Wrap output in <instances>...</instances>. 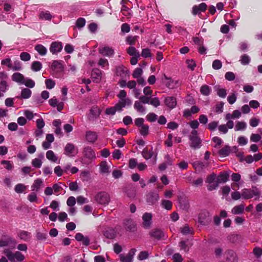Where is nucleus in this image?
<instances>
[{
  "instance_id": "nucleus-1",
  "label": "nucleus",
  "mask_w": 262,
  "mask_h": 262,
  "mask_svg": "<svg viewBox=\"0 0 262 262\" xmlns=\"http://www.w3.org/2000/svg\"><path fill=\"white\" fill-rule=\"evenodd\" d=\"M83 158L82 160L85 164H89L96 159V155L93 149L89 146L84 147L83 150Z\"/></svg>"
},
{
  "instance_id": "nucleus-2",
  "label": "nucleus",
  "mask_w": 262,
  "mask_h": 262,
  "mask_svg": "<svg viewBox=\"0 0 262 262\" xmlns=\"http://www.w3.org/2000/svg\"><path fill=\"white\" fill-rule=\"evenodd\" d=\"M4 254L8 257V259L11 261L15 260L21 261L25 259V256L19 251L14 253L9 249H6L4 251Z\"/></svg>"
},
{
  "instance_id": "nucleus-3",
  "label": "nucleus",
  "mask_w": 262,
  "mask_h": 262,
  "mask_svg": "<svg viewBox=\"0 0 262 262\" xmlns=\"http://www.w3.org/2000/svg\"><path fill=\"white\" fill-rule=\"evenodd\" d=\"M95 200L98 203L101 205H107L110 201V196L108 193L105 192H101L96 195Z\"/></svg>"
},
{
  "instance_id": "nucleus-4",
  "label": "nucleus",
  "mask_w": 262,
  "mask_h": 262,
  "mask_svg": "<svg viewBox=\"0 0 262 262\" xmlns=\"http://www.w3.org/2000/svg\"><path fill=\"white\" fill-rule=\"evenodd\" d=\"M163 80L165 85L169 89H176L181 85V83L179 80H173L168 77L165 74L163 75Z\"/></svg>"
},
{
  "instance_id": "nucleus-5",
  "label": "nucleus",
  "mask_w": 262,
  "mask_h": 262,
  "mask_svg": "<svg viewBox=\"0 0 262 262\" xmlns=\"http://www.w3.org/2000/svg\"><path fill=\"white\" fill-rule=\"evenodd\" d=\"M197 131L193 130L191 132L189 139L191 141L190 146L194 149L199 148L201 146V141L197 136Z\"/></svg>"
},
{
  "instance_id": "nucleus-6",
  "label": "nucleus",
  "mask_w": 262,
  "mask_h": 262,
  "mask_svg": "<svg viewBox=\"0 0 262 262\" xmlns=\"http://www.w3.org/2000/svg\"><path fill=\"white\" fill-rule=\"evenodd\" d=\"M137 250L135 248L131 249L126 255L121 254L119 255L120 260L121 262H133L134 256Z\"/></svg>"
},
{
  "instance_id": "nucleus-7",
  "label": "nucleus",
  "mask_w": 262,
  "mask_h": 262,
  "mask_svg": "<svg viewBox=\"0 0 262 262\" xmlns=\"http://www.w3.org/2000/svg\"><path fill=\"white\" fill-rule=\"evenodd\" d=\"M152 215L151 213L145 212L142 217V226L144 228L149 229L150 228L152 224Z\"/></svg>"
},
{
  "instance_id": "nucleus-8",
  "label": "nucleus",
  "mask_w": 262,
  "mask_h": 262,
  "mask_svg": "<svg viewBox=\"0 0 262 262\" xmlns=\"http://www.w3.org/2000/svg\"><path fill=\"white\" fill-rule=\"evenodd\" d=\"M98 52L101 55L107 56L112 57L114 55V50L108 46H101L98 48Z\"/></svg>"
},
{
  "instance_id": "nucleus-9",
  "label": "nucleus",
  "mask_w": 262,
  "mask_h": 262,
  "mask_svg": "<svg viewBox=\"0 0 262 262\" xmlns=\"http://www.w3.org/2000/svg\"><path fill=\"white\" fill-rule=\"evenodd\" d=\"M259 193L252 189H244L242 191V196L245 199H249L254 195H258Z\"/></svg>"
},
{
  "instance_id": "nucleus-10",
  "label": "nucleus",
  "mask_w": 262,
  "mask_h": 262,
  "mask_svg": "<svg viewBox=\"0 0 262 262\" xmlns=\"http://www.w3.org/2000/svg\"><path fill=\"white\" fill-rule=\"evenodd\" d=\"M159 199L158 193L156 192H150L147 195L146 201L149 205L156 204Z\"/></svg>"
},
{
  "instance_id": "nucleus-11",
  "label": "nucleus",
  "mask_w": 262,
  "mask_h": 262,
  "mask_svg": "<svg viewBox=\"0 0 262 262\" xmlns=\"http://www.w3.org/2000/svg\"><path fill=\"white\" fill-rule=\"evenodd\" d=\"M76 154L74 145L72 143H68L64 147V154L69 157H73Z\"/></svg>"
},
{
  "instance_id": "nucleus-12",
  "label": "nucleus",
  "mask_w": 262,
  "mask_h": 262,
  "mask_svg": "<svg viewBox=\"0 0 262 262\" xmlns=\"http://www.w3.org/2000/svg\"><path fill=\"white\" fill-rule=\"evenodd\" d=\"M206 8L207 5L204 3H202L198 6H194L192 8V14L194 15L199 14L202 12H204Z\"/></svg>"
},
{
  "instance_id": "nucleus-13",
  "label": "nucleus",
  "mask_w": 262,
  "mask_h": 262,
  "mask_svg": "<svg viewBox=\"0 0 262 262\" xmlns=\"http://www.w3.org/2000/svg\"><path fill=\"white\" fill-rule=\"evenodd\" d=\"M98 138V135L96 133L92 131H88L85 134L86 140L89 143H94Z\"/></svg>"
},
{
  "instance_id": "nucleus-14",
  "label": "nucleus",
  "mask_w": 262,
  "mask_h": 262,
  "mask_svg": "<svg viewBox=\"0 0 262 262\" xmlns=\"http://www.w3.org/2000/svg\"><path fill=\"white\" fill-rule=\"evenodd\" d=\"M62 49V46L61 43L58 42H53L51 45L50 51L54 54L60 52Z\"/></svg>"
},
{
  "instance_id": "nucleus-15",
  "label": "nucleus",
  "mask_w": 262,
  "mask_h": 262,
  "mask_svg": "<svg viewBox=\"0 0 262 262\" xmlns=\"http://www.w3.org/2000/svg\"><path fill=\"white\" fill-rule=\"evenodd\" d=\"M92 78L95 82H99L102 79V72L98 69H95L92 72Z\"/></svg>"
},
{
  "instance_id": "nucleus-16",
  "label": "nucleus",
  "mask_w": 262,
  "mask_h": 262,
  "mask_svg": "<svg viewBox=\"0 0 262 262\" xmlns=\"http://www.w3.org/2000/svg\"><path fill=\"white\" fill-rule=\"evenodd\" d=\"M124 228L129 231H134L135 228V224L132 219H126L123 222Z\"/></svg>"
},
{
  "instance_id": "nucleus-17",
  "label": "nucleus",
  "mask_w": 262,
  "mask_h": 262,
  "mask_svg": "<svg viewBox=\"0 0 262 262\" xmlns=\"http://www.w3.org/2000/svg\"><path fill=\"white\" fill-rule=\"evenodd\" d=\"M100 110L98 106H93L90 110V119H94L98 118L100 115Z\"/></svg>"
},
{
  "instance_id": "nucleus-18",
  "label": "nucleus",
  "mask_w": 262,
  "mask_h": 262,
  "mask_svg": "<svg viewBox=\"0 0 262 262\" xmlns=\"http://www.w3.org/2000/svg\"><path fill=\"white\" fill-rule=\"evenodd\" d=\"M43 186V182L40 179H37L34 181L31 186V190L33 192H38L40 188Z\"/></svg>"
},
{
  "instance_id": "nucleus-19",
  "label": "nucleus",
  "mask_w": 262,
  "mask_h": 262,
  "mask_svg": "<svg viewBox=\"0 0 262 262\" xmlns=\"http://www.w3.org/2000/svg\"><path fill=\"white\" fill-rule=\"evenodd\" d=\"M18 236L21 240L25 242L29 241L31 238V233L24 230L19 231L18 233Z\"/></svg>"
},
{
  "instance_id": "nucleus-20",
  "label": "nucleus",
  "mask_w": 262,
  "mask_h": 262,
  "mask_svg": "<svg viewBox=\"0 0 262 262\" xmlns=\"http://www.w3.org/2000/svg\"><path fill=\"white\" fill-rule=\"evenodd\" d=\"M110 166L107 164L105 161H102L100 164V172L102 174H108L110 172Z\"/></svg>"
},
{
  "instance_id": "nucleus-21",
  "label": "nucleus",
  "mask_w": 262,
  "mask_h": 262,
  "mask_svg": "<svg viewBox=\"0 0 262 262\" xmlns=\"http://www.w3.org/2000/svg\"><path fill=\"white\" fill-rule=\"evenodd\" d=\"M165 103L168 107L173 108L177 105L176 99L173 97H168L165 98Z\"/></svg>"
},
{
  "instance_id": "nucleus-22",
  "label": "nucleus",
  "mask_w": 262,
  "mask_h": 262,
  "mask_svg": "<svg viewBox=\"0 0 262 262\" xmlns=\"http://www.w3.org/2000/svg\"><path fill=\"white\" fill-rule=\"evenodd\" d=\"M150 235L151 237H153L157 239H161L164 236V232L160 229H154L150 232Z\"/></svg>"
},
{
  "instance_id": "nucleus-23",
  "label": "nucleus",
  "mask_w": 262,
  "mask_h": 262,
  "mask_svg": "<svg viewBox=\"0 0 262 262\" xmlns=\"http://www.w3.org/2000/svg\"><path fill=\"white\" fill-rule=\"evenodd\" d=\"M241 112L238 110H234L232 114L228 113L226 115V120L234 119L239 118L241 116Z\"/></svg>"
},
{
  "instance_id": "nucleus-24",
  "label": "nucleus",
  "mask_w": 262,
  "mask_h": 262,
  "mask_svg": "<svg viewBox=\"0 0 262 262\" xmlns=\"http://www.w3.org/2000/svg\"><path fill=\"white\" fill-rule=\"evenodd\" d=\"M193 165L196 170L200 172L208 166V164L207 163H205L202 162L197 161L194 162Z\"/></svg>"
},
{
  "instance_id": "nucleus-25",
  "label": "nucleus",
  "mask_w": 262,
  "mask_h": 262,
  "mask_svg": "<svg viewBox=\"0 0 262 262\" xmlns=\"http://www.w3.org/2000/svg\"><path fill=\"white\" fill-rule=\"evenodd\" d=\"M43 158V155L41 154L39 156L38 158H35L32 161V165L36 168H40L42 165V159Z\"/></svg>"
},
{
  "instance_id": "nucleus-26",
  "label": "nucleus",
  "mask_w": 262,
  "mask_h": 262,
  "mask_svg": "<svg viewBox=\"0 0 262 262\" xmlns=\"http://www.w3.org/2000/svg\"><path fill=\"white\" fill-rule=\"evenodd\" d=\"M31 94L32 92L30 89L24 88L21 91L20 97H18V98L24 99H29L31 97Z\"/></svg>"
},
{
  "instance_id": "nucleus-27",
  "label": "nucleus",
  "mask_w": 262,
  "mask_h": 262,
  "mask_svg": "<svg viewBox=\"0 0 262 262\" xmlns=\"http://www.w3.org/2000/svg\"><path fill=\"white\" fill-rule=\"evenodd\" d=\"M25 78L24 76L19 73H15L12 76V80L20 84H23Z\"/></svg>"
},
{
  "instance_id": "nucleus-28",
  "label": "nucleus",
  "mask_w": 262,
  "mask_h": 262,
  "mask_svg": "<svg viewBox=\"0 0 262 262\" xmlns=\"http://www.w3.org/2000/svg\"><path fill=\"white\" fill-rule=\"evenodd\" d=\"M80 178L83 182H88L91 180L90 172L88 170L82 171L80 174Z\"/></svg>"
},
{
  "instance_id": "nucleus-29",
  "label": "nucleus",
  "mask_w": 262,
  "mask_h": 262,
  "mask_svg": "<svg viewBox=\"0 0 262 262\" xmlns=\"http://www.w3.org/2000/svg\"><path fill=\"white\" fill-rule=\"evenodd\" d=\"M134 108L138 112L141 114L145 113V108L141 102L139 101H136L134 105Z\"/></svg>"
},
{
  "instance_id": "nucleus-30",
  "label": "nucleus",
  "mask_w": 262,
  "mask_h": 262,
  "mask_svg": "<svg viewBox=\"0 0 262 262\" xmlns=\"http://www.w3.org/2000/svg\"><path fill=\"white\" fill-rule=\"evenodd\" d=\"M245 206L243 204H240L234 206L231 210V212L233 214H239L244 212Z\"/></svg>"
},
{
  "instance_id": "nucleus-31",
  "label": "nucleus",
  "mask_w": 262,
  "mask_h": 262,
  "mask_svg": "<svg viewBox=\"0 0 262 262\" xmlns=\"http://www.w3.org/2000/svg\"><path fill=\"white\" fill-rule=\"evenodd\" d=\"M39 18L41 20H50L52 19V16L49 11H41L39 14Z\"/></svg>"
},
{
  "instance_id": "nucleus-32",
  "label": "nucleus",
  "mask_w": 262,
  "mask_h": 262,
  "mask_svg": "<svg viewBox=\"0 0 262 262\" xmlns=\"http://www.w3.org/2000/svg\"><path fill=\"white\" fill-rule=\"evenodd\" d=\"M16 243L14 239L11 237H8L5 240H0V247H6L11 244H15Z\"/></svg>"
},
{
  "instance_id": "nucleus-33",
  "label": "nucleus",
  "mask_w": 262,
  "mask_h": 262,
  "mask_svg": "<svg viewBox=\"0 0 262 262\" xmlns=\"http://www.w3.org/2000/svg\"><path fill=\"white\" fill-rule=\"evenodd\" d=\"M52 69L53 70L58 72L62 71L63 67L60 62L57 60H54L52 62Z\"/></svg>"
},
{
  "instance_id": "nucleus-34",
  "label": "nucleus",
  "mask_w": 262,
  "mask_h": 262,
  "mask_svg": "<svg viewBox=\"0 0 262 262\" xmlns=\"http://www.w3.org/2000/svg\"><path fill=\"white\" fill-rule=\"evenodd\" d=\"M35 50L41 56L45 55L47 52V49L42 45L35 46Z\"/></svg>"
},
{
  "instance_id": "nucleus-35",
  "label": "nucleus",
  "mask_w": 262,
  "mask_h": 262,
  "mask_svg": "<svg viewBox=\"0 0 262 262\" xmlns=\"http://www.w3.org/2000/svg\"><path fill=\"white\" fill-rule=\"evenodd\" d=\"M46 157L49 160L53 162H57L58 160L57 157L52 150H48L46 152Z\"/></svg>"
},
{
  "instance_id": "nucleus-36",
  "label": "nucleus",
  "mask_w": 262,
  "mask_h": 262,
  "mask_svg": "<svg viewBox=\"0 0 262 262\" xmlns=\"http://www.w3.org/2000/svg\"><path fill=\"white\" fill-rule=\"evenodd\" d=\"M211 91V88L207 85H203L200 88V92L204 96H208Z\"/></svg>"
},
{
  "instance_id": "nucleus-37",
  "label": "nucleus",
  "mask_w": 262,
  "mask_h": 262,
  "mask_svg": "<svg viewBox=\"0 0 262 262\" xmlns=\"http://www.w3.org/2000/svg\"><path fill=\"white\" fill-rule=\"evenodd\" d=\"M247 127V124L244 121H237L236 123V125L235 126V130L239 131L242 130H245Z\"/></svg>"
},
{
  "instance_id": "nucleus-38",
  "label": "nucleus",
  "mask_w": 262,
  "mask_h": 262,
  "mask_svg": "<svg viewBox=\"0 0 262 262\" xmlns=\"http://www.w3.org/2000/svg\"><path fill=\"white\" fill-rule=\"evenodd\" d=\"M230 147L228 146H225L221 150H219V154L222 157L228 156L230 154Z\"/></svg>"
},
{
  "instance_id": "nucleus-39",
  "label": "nucleus",
  "mask_w": 262,
  "mask_h": 262,
  "mask_svg": "<svg viewBox=\"0 0 262 262\" xmlns=\"http://www.w3.org/2000/svg\"><path fill=\"white\" fill-rule=\"evenodd\" d=\"M27 189V186L23 184L19 183L15 185L14 190L17 193H23Z\"/></svg>"
},
{
  "instance_id": "nucleus-40",
  "label": "nucleus",
  "mask_w": 262,
  "mask_h": 262,
  "mask_svg": "<svg viewBox=\"0 0 262 262\" xmlns=\"http://www.w3.org/2000/svg\"><path fill=\"white\" fill-rule=\"evenodd\" d=\"M161 205L162 207L167 210H170L172 208V202L167 200H163L161 201Z\"/></svg>"
},
{
  "instance_id": "nucleus-41",
  "label": "nucleus",
  "mask_w": 262,
  "mask_h": 262,
  "mask_svg": "<svg viewBox=\"0 0 262 262\" xmlns=\"http://www.w3.org/2000/svg\"><path fill=\"white\" fill-rule=\"evenodd\" d=\"M139 132L143 136H147L149 134V126L147 125H142L140 127Z\"/></svg>"
},
{
  "instance_id": "nucleus-42",
  "label": "nucleus",
  "mask_w": 262,
  "mask_h": 262,
  "mask_svg": "<svg viewBox=\"0 0 262 262\" xmlns=\"http://www.w3.org/2000/svg\"><path fill=\"white\" fill-rule=\"evenodd\" d=\"M143 74V70L141 68H137L134 71L132 76L134 78H138L141 77Z\"/></svg>"
},
{
  "instance_id": "nucleus-43",
  "label": "nucleus",
  "mask_w": 262,
  "mask_h": 262,
  "mask_svg": "<svg viewBox=\"0 0 262 262\" xmlns=\"http://www.w3.org/2000/svg\"><path fill=\"white\" fill-rule=\"evenodd\" d=\"M127 53L133 56H140V54L134 47H130L127 50Z\"/></svg>"
},
{
  "instance_id": "nucleus-44",
  "label": "nucleus",
  "mask_w": 262,
  "mask_h": 262,
  "mask_svg": "<svg viewBox=\"0 0 262 262\" xmlns=\"http://www.w3.org/2000/svg\"><path fill=\"white\" fill-rule=\"evenodd\" d=\"M35 82L31 79L25 78L22 84H25L27 87L33 88L35 86Z\"/></svg>"
},
{
  "instance_id": "nucleus-45",
  "label": "nucleus",
  "mask_w": 262,
  "mask_h": 262,
  "mask_svg": "<svg viewBox=\"0 0 262 262\" xmlns=\"http://www.w3.org/2000/svg\"><path fill=\"white\" fill-rule=\"evenodd\" d=\"M41 68L42 64L39 61H34L32 64L31 69L34 71H38L41 69Z\"/></svg>"
},
{
  "instance_id": "nucleus-46",
  "label": "nucleus",
  "mask_w": 262,
  "mask_h": 262,
  "mask_svg": "<svg viewBox=\"0 0 262 262\" xmlns=\"http://www.w3.org/2000/svg\"><path fill=\"white\" fill-rule=\"evenodd\" d=\"M142 155L145 159L148 160L151 158L153 153L151 151H148L146 148H144L142 152Z\"/></svg>"
},
{
  "instance_id": "nucleus-47",
  "label": "nucleus",
  "mask_w": 262,
  "mask_h": 262,
  "mask_svg": "<svg viewBox=\"0 0 262 262\" xmlns=\"http://www.w3.org/2000/svg\"><path fill=\"white\" fill-rule=\"evenodd\" d=\"M250 58L249 56L246 54L242 55L241 57V63L243 65L248 64L250 62Z\"/></svg>"
},
{
  "instance_id": "nucleus-48",
  "label": "nucleus",
  "mask_w": 262,
  "mask_h": 262,
  "mask_svg": "<svg viewBox=\"0 0 262 262\" xmlns=\"http://www.w3.org/2000/svg\"><path fill=\"white\" fill-rule=\"evenodd\" d=\"M98 64L102 68H104L105 67L107 68L109 66L107 60L103 58H101L99 60Z\"/></svg>"
},
{
  "instance_id": "nucleus-49",
  "label": "nucleus",
  "mask_w": 262,
  "mask_h": 262,
  "mask_svg": "<svg viewBox=\"0 0 262 262\" xmlns=\"http://www.w3.org/2000/svg\"><path fill=\"white\" fill-rule=\"evenodd\" d=\"M216 92L217 95L221 98H225L227 95L226 90L225 89L218 87L216 88Z\"/></svg>"
},
{
  "instance_id": "nucleus-50",
  "label": "nucleus",
  "mask_w": 262,
  "mask_h": 262,
  "mask_svg": "<svg viewBox=\"0 0 262 262\" xmlns=\"http://www.w3.org/2000/svg\"><path fill=\"white\" fill-rule=\"evenodd\" d=\"M180 231L184 235L192 233V230H191L187 225H185L183 227H181L180 228Z\"/></svg>"
},
{
  "instance_id": "nucleus-51",
  "label": "nucleus",
  "mask_w": 262,
  "mask_h": 262,
  "mask_svg": "<svg viewBox=\"0 0 262 262\" xmlns=\"http://www.w3.org/2000/svg\"><path fill=\"white\" fill-rule=\"evenodd\" d=\"M149 254L147 251H143L139 253L138 255V259L140 260H143L148 257Z\"/></svg>"
},
{
  "instance_id": "nucleus-52",
  "label": "nucleus",
  "mask_w": 262,
  "mask_h": 262,
  "mask_svg": "<svg viewBox=\"0 0 262 262\" xmlns=\"http://www.w3.org/2000/svg\"><path fill=\"white\" fill-rule=\"evenodd\" d=\"M28 200L31 203L37 202L38 199L35 192H33L28 195Z\"/></svg>"
},
{
  "instance_id": "nucleus-53",
  "label": "nucleus",
  "mask_w": 262,
  "mask_h": 262,
  "mask_svg": "<svg viewBox=\"0 0 262 262\" xmlns=\"http://www.w3.org/2000/svg\"><path fill=\"white\" fill-rule=\"evenodd\" d=\"M1 164H3V165H6L5 168L8 170H11L13 168V165L9 161H7V160L2 161Z\"/></svg>"
},
{
  "instance_id": "nucleus-54",
  "label": "nucleus",
  "mask_w": 262,
  "mask_h": 262,
  "mask_svg": "<svg viewBox=\"0 0 262 262\" xmlns=\"http://www.w3.org/2000/svg\"><path fill=\"white\" fill-rule=\"evenodd\" d=\"M222 67V62L218 59L215 60L213 61L212 63V68L214 70H219Z\"/></svg>"
},
{
  "instance_id": "nucleus-55",
  "label": "nucleus",
  "mask_w": 262,
  "mask_h": 262,
  "mask_svg": "<svg viewBox=\"0 0 262 262\" xmlns=\"http://www.w3.org/2000/svg\"><path fill=\"white\" fill-rule=\"evenodd\" d=\"M119 101L122 106H123V107H124L126 105H130L132 103L131 100L128 98L121 99Z\"/></svg>"
},
{
  "instance_id": "nucleus-56",
  "label": "nucleus",
  "mask_w": 262,
  "mask_h": 262,
  "mask_svg": "<svg viewBox=\"0 0 262 262\" xmlns=\"http://www.w3.org/2000/svg\"><path fill=\"white\" fill-rule=\"evenodd\" d=\"M1 63L2 65H5L8 67L10 69L12 68V63L10 58H6L2 60Z\"/></svg>"
},
{
  "instance_id": "nucleus-57",
  "label": "nucleus",
  "mask_w": 262,
  "mask_h": 262,
  "mask_svg": "<svg viewBox=\"0 0 262 262\" xmlns=\"http://www.w3.org/2000/svg\"><path fill=\"white\" fill-rule=\"evenodd\" d=\"M85 20L83 18H78L76 23V25L77 27L79 28H81L85 26Z\"/></svg>"
},
{
  "instance_id": "nucleus-58",
  "label": "nucleus",
  "mask_w": 262,
  "mask_h": 262,
  "mask_svg": "<svg viewBox=\"0 0 262 262\" xmlns=\"http://www.w3.org/2000/svg\"><path fill=\"white\" fill-rule=\"evenodd\" d=\"M149 104L153 105L155 107H158L160 104V102L159 99L157 97L152 98L150 99Z\"/></svg>"
},
{
  "instance_id": "nucleus-59",
  "label": "nucleus",
  "mask_w": 262,
  "mask_h": 262,
  "mask_svg": "<svg viewBox=\"0 0 262 262\" xmlns=\"http://www.w3.org/2000/svg\"><path fill=\"white\" fill-rule=\"evenodd\" d=\"M54 172L58 177L61 176L63 173L64 172V169H62L59 166H57L54 168Z\"/></svg>"
},
{
  "instance_id": "nucleus-60",
  "label": "nucleus",
  "mask_w": 262,
  "mask_h": 262,
  "mask_svg": "<svg viewBox=\"0 0 262 262\" xmlns=\"http://www.w3.org/2000/svg\"><path fill=\"white\" fill-rule=\"evenodd\" d=\"M46 88L49 89L53 88L55 85V82L52 79H47L45 81Z\"/></svg>"
},
{
  "instance_id": "nucleus-61",
  "label": "nucleus",
  "mask_w": 262,
  "mask_h": 262,
  "mask_svg": "<svg viewBox=\"0 0 262 262\" xmlns=\"http://www.w3.org/2000/svg\"><path fill=\"white\" fill-rule=\"evenodd\" d=\"M21 69V64L19 61H15L14 63L12 64V68H11V70L13 71H19Z\"/></svg>"
},
{
  "instance_id": "nucleus-62",
  "label": "nucleus",
  "mask_w": 262,
  "mask_h": 262,
  "mask_svg": "<svg viewBox=\"0 0 262 262\" xmlns=\"http://www.w3.org/2000/svg\"><path fill=\"white\" fill-rule=\"evenodd\" d=\"M146 119L148 121L150 122H154L157 119V115L153 113H149L146 116Z\"/></svg>"
},
{
  "instance_id": "nucleus-63",
  "label": "nucleus",
  "mask_w": 262,
  "mask_h": 262,
  "mask_svg": "<svg viewBox=\"0 0 262 262\" xmlns=\"http://www.w3.org/2000/svg\"><path fill=\"white\" fill-rule=\"evenodd\" d=\"M21 60L27 61H29L31 58L30 55L27 52H22L20 55Z\"/></svg>"
},
{
  "instance_id": "nucleus-64",
  "label": "nucleus",
  "mask_w": 262,
  "mask_h": 262,
  "mask_svg": "<svg viewBox=\"0 0 262 262\" xmlns=\"http://www.w3.org/2000/svg\"><path fill=\"white\" fill-rule=\"evenodd\" d=\"M173 262H182L183 260L182 256L179 253H175L172 256Z\"/></svg>"
}]
</instances>
